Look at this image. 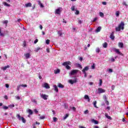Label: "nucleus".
Wrapping results in <instances>:
<instances>
[{
    "mask_svg": "<svg viewBox=\"0 0 128 128\" xmlns=\"http://www.w3.org/2000/svg\"><path fill=\"white\" fill-rule=\"evenodd\" d=\"M124 22H121L120 24L118 26V27H116V32H120V30H124Z\"/></svg>",
    "mask_w": 128,
    "mask_h": 128,
    "instance_id": "f257e3e1",
    "label": "nucleus"
},
{
    "mask_svg": "<svg viewBox=\"0 0 128 128\" xmlns=\"http://www.w3.org/2000/svg\"><path fill=\"white\" fill-rule=\"evenodd\" d=\"M62 66H66V70H70V62H66L62 63Z\"/></svg>",
    "mask_w": 128,
    "mask_h": 128,
    "instance_id": "f03ea898",
    "label": "nucleus"
},
{
    "mask_svg": "<svg viewBox=\"0 0 128 128\" xmlns=\"http://www.w3.org/2000/svg\"><path fill=\"white\" fill-rule=\"evenodd\" d=\"M80 71V70H73L70 71V72L69 73L70 76H74V74H76Z\"/></svg>",
    "mask_w": 128,
    "mask_h": 128,
    "instance_id": "7ed1b4c3",
    "label": "nucleus"
},
{
    "mask_svg": "<svg viewBox=\"0 0 128 128\" xmlns=\"http://www.w3.org/2000/svg\"><path fill=\"white\" fill-rule=\"evenodd\" d=\"M76 10H78V8H76V6H72L71 7V10H72V12H74V10H76L75 14H76V15L80 14V11Z\"/></svg>",
    "mask_w": 128,
    "mask_h": 128,
    "instance_id": "20e7f679",
    "label": "nucleus"
},
{
    "mask_svg": "<svg viewBox=\"0 0 128 128\" xmlns=\"http://www.w3.org/2000/svg\"><path fill=\"white\" fill-rule=\"evenodd\" d=\"M68 82L69 84H76V82H78V78L74 77V80H68Z\"/></svg>",
    "mask_w": 128,
    "mask_h": 128,
    "instance_id": "39448f33",
    "label": "nucleus"
},
{
    "mask_svg": "<svg viewBox=\"0 0 128 128\" xmlns=\"http://www.w3.org/2000/svg\"><path fill=\"white\" fill-rule=\"evenodd\" d=\"M40 96L43 100H48V95H46V94H40Z\"/></svg>",
    "mask_w": 128,
    "mask_h": 128,
    "instance_id": "423d86ee",
    "label": "nucleus"
},
{
    "mask_svg": "<svg viewBox=\"0 0 128 128\" xmlns=\"http://www.w3.org/2000/svg\"><path fill=\"white\" fill-rule=\"evenodd\" d=\"M62 8H59L56 9L55 11V14H60V12H62Z\"/></svg>",
    "mask_w": 128,
    "mask_h": 128,
    "instance_id": "0eeeda50",
    "label": "nucleus"
},
{
    "mask_svg": "<svg viewBox=\"0 0 128 128\" xmlns=\"http://www.w3.org/2000/svg\"><path fill=\"white\" fill-rule=\"evenodd\" d=\"M98 94H104V92H106V90L102 88H98Z\"/></svg>",
    "mask_w": 128,
    "mask_h": 128,
    "instance_id": "6e6552de",
    "label": "nucleus"
},
{
    "mask_svg": "<svg viewBox=\"0 0 128 128\" xmlns=\"http://www.w3.org/2000/svg\"><path fill=\"white\" fill-rule=\"evenodd\" d=\"M6 36L4 31L2 30V28H0V36Z\"/></svg>",
    "mask_w": 128,
    "mask_h": 128,
    "instance_id": "1a4fd4ad",
    "label": "nucleus"
},
{
    "mask_svg": "<svg viewBox=\"0 0 128 128\" xmlns=\"http://www.w3.org/2000/svg\"><path fill=\"white\" fill-rule=\"evenodd\" d=\"M43 88H45L46 89H48L50 88V85L48 84V83H44L43 85H42Z\"/></svg>",
    "mask_w": 128,
    "mask_h": 128,
    "instance_id": "9d476101",
    "label": "nucleus"
},
{
    "mask_svg": "<svg viewBox=\"0 0 128 128\" xmlns=\"http://www.w3.org/2000/svg\"><path fill=\"white\" fill-rule=\"evenodd\" d=\"M84 100H87L88 102H90V96H88V94H86L84 96Z\"/></svg>",
    "mask_w": 128,
    "mask_h": 128,
    "instance_id": "9b49d317",
    "label": "nucleus"
},
{
    "mask_svg": "<svg viewBox=\"0 0 128 128\" xmlns=\"http://www.w3.org/2000/svg\"><path fill=\"white\" fill-rule=\"evenodd\" d=\"M10 65H8L6 66H5L4 67H2L1 70H6L7 68H10Z\"/></svg>",
    "mask_w": 128,
    "mask_h": 128,
    "instance_id": "f8f14e48",
    "label": "nucleus"
},
{
    "mask_svg": "<svg viewBox=\"0 0 128 128\" xmlns=\"http://www.w3.org/2000/svg\"><path fill=\"white\" fill-rule=\"evenodd\" d=\"M114 50L116 54H120V56H122V54L120 52V50L118 49L114 48Z\"/></svg>",
    "mask_w": 128,
    "mask_h": 128,
    "instance_id": "ddd939ff",
    "label": "nucleus"
},
{
    "mask_svg": "<svg viewBox=\"0 0 128 128\" xmlns=\"http://www.w3.org/2000/svg\"><path fill=\"white\" fill-rule=\"evenodd\" d=\"M114 32H112L111 34L110 35V38H111L112 40H114Z\"/></svg>",
    "mask_w": 128,
    "mask_h": 128,
    "instance_id": "4468645a",
    "label": "nucleus"
},
{
    "mask_svg": "<svg viewBox=\"0 0 128 128\" xmlns=\"http://www.w3.org/2000/svg\"><path fill=\"white\" fill-rule=\"evenodd\" d=\"M24 56L26 58H30V53H26V54H24Z\"/></svg>",
    "mask_w": 128,
    "mask_h": 128,
    "instance_id": "2eb2a0df",
    "label": "nucleus"
},
{
    "mask_svg": "<svg viewBox=\"0 0 128 128\" xmlns=\"http://www.w3.org/2000/svg\"><path fill=\"white\" fill-rule=\"evenodd\" d=\"M2 4L4 6H7L8 8H10V4L6 3V2H3Z\"/></svg>",
    "mask_w": 128,
    "mask_h": 128,
    "instance_id": "dca6fc26",
    "label": "nucleus"
},
{
    "mask_svg": "<svg viewBox=\"0 0 128 128\" xmlns=\"http://www.w3.org/2000/svg\"><path fill=\"white\" fill-rule=\"evenodd\" d=\"M118 47L121 48H124V43L120 42L118 44Z\"/></svg>",
    "mask_w": 128,
    "mask_h": 128,
    "instance_id": "f3484780",
    "label": "nucleus"
},
{
    "mask_svg": "<svg viewBox=\"0 0 128 128\" xmlns=\"http://www.w3.org/2000/svg\"><path fill=\"white\" fill-rule=\"evenodd\" d=\"M26 8H30L32 6V3L29 2L26 4H25Z\"/></svg>",
    "mask_w": 128,
    "mask_h": 128,
    "instance_id": "a211bd4d",
    "label": "nucleus"
},
{
    "mask_svg": "<svg viewBox=\"0 0 128 128\" xmlns=\"http://www.w3.org/2000/svg\"><path fill=\"white\" fill-rule=\"evenodd\" d=\"M102 30L101 26H98L96 30V32H100V30Z\"/></svg>",
    "mask_w": 128,
    "mask_h": 128,
    "instance_id": "6ab92c4d",
    "label": "nucleus"
},
{
    "mask_svg": "<svg viewBox=\"0 0 128 128\" xmlns=\"http://www.w3.org/2000/svg\"><path fill=\"white\" fill-rule=\"evenodd\" d=\"M87 70H88V67L86 66L82 70V72H87Z\"/></svg>",
    "mask_w": 128,
    "mask_h": 128,
    "instance_id": "aec40b11",
    "label": "nucleus"
},
{
    "mask_svg": "<svg viewBox=\"0 0 128 128\" xmlns=\"http://www.w3.org/2000/svg\"><path fill=\"white\" fill-rule=\"evenodd\" d=\"M54 90H55L56 92H58V86H56V85H54Z\"/></svg>",
    "mask_w": 128,
    "mask_h": 128,
    "instance_id": "412c9836",
    "label": "nucleus"
},
{
    "mask_svg": "<svg viewBox=\"0 0 128 128\" xmlns=\"http://www.w3.org/2000/svg\"><path fill=\"white\" fill-rule=\"evenodd\" d=\"M105 116H106V118H108V120H112V118L110 117V116L108 115V114H105Z\"/></svg>",
    "mask_w": 128,
    "mask_h": 128,
    "instance_id": "4be33fe9",
    "label": "nucleus"
},
{
    "mask_svg": "<svg viewBox=\"0 0 128 128\" xmlns=\"http://www.w3.org/2000/svg\"><path fill=\"white\" fill-rule=\"evenodd\" d=\"M103 48H108V43L106 42H105L104 44H102Z\"/></svg>",
    "mask_w": 128,
    "mask_h": 128,
    "instance_id": "5701e85b",
    "label": "nucleus"
},
{
    "mask_svg": "<svg viewBox=\"0 0 128 128\" xmlns=\"http://www.w3.org/2000/svg\"><path fill=\"white\" fill-rule=\"evenodd\" d=\"M58 87L60 88H64V86L62 85V84L60 83L58 84Z\"/></svg>",
    "mask_w": 128,
    "mask_h": 128,
    "instance_id": "b1692460",
    "label": "nucleus"
},
{
    "mask_svg": "<svg viewBox=\"0 0 128 128\" xmlns=\"http://www.w3.org/2000/svg\"><path fill=\"white\" fill-rule=\"evenodd\" d=\"M60 70L59 69H58L56 70H54V74H60Z\"/></svg>",
    "mask_w": 128,
    "mask_h": 128,
    "instance_id": "393cba45",
    "label": "nucleus"
},
{
    "mask_svg": "<svg viewBox=\"0 0 128 128\" xmlns=\"http://www.w3.org/2000/svg\"><path fill=\"white\" fill-rule=\"evenodd\" d=\"M16 117L19 120H22V116H20V114H17Z\"/></svg>",
    "mask_w": 128,
    "mask_h": 128,
    "instance_id": "a878e982",
    "label": "nucleus"
},
{
    "mask_svg": "<svg viewBox=\"0 0 128 128\" xmlns=\"http://www.w3.org/2000/svg\"><path fill=\"white\" fill-rule=\"evenodd\" d=\"M21 120H22L24 124H26V119H24V117H22Z\"/></svg>",
    "mask_w": 128,
    "mask_h": 128,
    "instance_id": "bb28decb",
    "label": "nucleus"
},
{
    "mask_svg": "<svg viewBox=\"0 0 128 128\" xmlns=\"http://www.w3.org/2000/svg\"><path fill=\"white\" fill-rule=\"evenodd\" d=\"M92 122L94 124H98V121L95 120H93Z\"/></svg>",
    "mask_w": 128,
    "mask_h": 128,
    "instance_id": "cd10ccee",
    "label": "nucleus"
},
{
    "mask_svg": "<svg viewBox=\"0 0 128 128\" xmlns=\"http://www.w3.org/2000/svg\"><path fill=\"white\" fill-rule=\"evenodd\" d=\"M93 104H94V108H98V106H96V101H94L93 102Z\"/></svg>",
    "mask_w": 128,
    "mask_h": 128,
    "instance_id": "c85d7f7f",
    "label": "nucleus"
},
{
    "mask_svg": "<svg viewBox=\"0 0 128 128\" xmlns=\"http://www.w3.org/2000/svg\"><path fill=\"white\" fill-rule=\"evenodd\" d=\"M103 99L104 100V102H106V100H108V98H106V96L104 95L103 96Z\"/></svg>",
    "mask_w": 128,
    "mask_h": 128,
    "instance_id": "c756f323",
    "label": "nucleus"
},
{
    "mask_svg": "<svg viewBox=\"0 0 128 128\" xmlns=\"http://www.w3.org/2000/svg\"><path fill=\"white\" fill-rule=\"evenodd\" d=\"M40 50H41L40 48L38 47L34 50V52H38Z\"/></svg>",
    "mask_w": 128,
    "mask_h": 128,
    "instance_id": "7c9ffc66",
    "label": "nucleus"
},
{
    "mask_svg": "<svg viewBox=\"0 0 128 128\" xmlns=\"http://www.w3.org/2000/svg\"><path fill=\"white\" fill-rule=\"evenodd\" d=\"M116 16H120V12H118V11H117V12H116Z\"/></svg>",
    "mask_w": 128,
    "mask_h": 128,
    "instance_id": "2f4dec72",
    "label": "nucleus"
},
{
    "mask_svg": "<svg viewBox=\"0 0 128 128\" xmlns=\"http://www.w3.org/2000/svg\"><path fill=\"white\" fill-rule=\"evenodd\" d=\"M100 16H101L102 18H104V13H102V12H100Z\"/></svg>",
    "mask_w": 128,
    "mask_h": 128,
    "instance_id": "473e14b6",
    "label": "nucleus"
},
{
    "mask_svg": "<svg viewBox=\"0 0 128 128\" xmlns=\"http://www.w3.org/2000/svg\"><path fill=\"white\" fill-rule=\"evenodd\" d=\"M99 81H100L99 86H100L102 84V79H100Z\"/></svg>",
    "mask_w": 128,
    "mask_h": 128,
    "instance_id": "72a5a7b5",
    "label": "nucleus"
},
{
    "mask_svg": "<svg viewBox=\"0 0 128 128\" xmlns=\"http://www.w3.org/2000/svg\"><path fill=\"white\" fill-rule=\"evenodd\" d=\"M8 108H14V104H10L8 106Z\"/></svg>",
    "mask_w": 128,
    "mask_h": 128,
    "instance_id": "f704fd0d",
    "label": "nucleus"
},
{
    "mask_svg": "<svg viewBox=\"0 0 128 128\" xmlns=\"http://www.w3.org/2000/svg\"><path fill=\"white\" fill-rule=\"evenodd\" d=\"M28 114H32V111L30 109H29L28 110Z\"/></svg>",
    "mask_w": 128,
    "mask_h": 128,
    "instance_id": "c9c22d12",
    "label": "nucleus"
},
{
    "mask_svg": "<svg viewBox=\"0 0 128 128\" xmlns=\"http://www.w3.org/2000/svg\"><path fill=\"white\" fill-rule=\"evenodd\" d=\"M53 120H54V122H58V118H56V117H54L53 118Z\"/></svg>",
    "mask_w": 128,
    "mask_h": 128,
    "instance_id": "e433bc0d",
    "label": "nucleus"
},
{
    "mask_svg": "<svg viewBox=\"0 0 128 128\" xmlns=\"http://www.w3.org/2000/svg\"><path fill=\"white\" fill-rule=\"evenodd\" d=\"M92 70H94L96 68V64H93L92 66Z\"/></svg>",
    "mask_w": 128,
    "mask_h": 128,
    "instance_id": "4c0bfd02",
    "label": "nucleus"
},
{
    "mask_svg": "<svg viewBox=\"0 0 128 128\" xmlns=\"http://www.w3.org/2000/svg\"><path fill=\"white\" fill-rule=\"evenodd\" d=\"M100 52V48H96V52H98V54Z\"/></svg>",
    "mask_w": 128,
    "mask_h": 128,
    "instance_id": "58836bf2",
    "label": "nucleus"
},
{
    "mask_svg": "<svg viewBox=\"0 0 128 128\" xmlns=\"http://www.w3.org/2000/svg\"><path fill=\"white\" fill-rule=\"evenodd\" d=\"M70 108H72L74 112H76V107H70Z\"/></svg>",
    "mask_w": 128,
    "mask_h": 128,
    "instance_id": "ea45409f",
    "label": "nucleus"
},
{
    "mask_svg": "<svg viewBox=\"0 0 128 128\" xmlns=\"http://www.w3.org/2000/svg\"><path fill=\"white\" fill-rule=\"evenodd\" d=\"M50 40H46V44H50Z\"/></svg>",
    "mask_w": 128,
    "mask_h": 128,
    "instance_id": "a19ab883",
    "label": "nucleus"
},
{
    "mask_svg": "<svg viewBox=\"0 0 128 128\" xmlns=\"http://www.w3.org/2000/svg\"><path fill=\"white\" fill-rule=\"evenodd\" d=\"M122 4L123 6H128V4H126V2H122Z\"/></svg>",
    "mask_w": 128,
    "mask_h": 128,
    "instance_id": "79ce46f5",
    "label": "nucleus"
},
{
    "mask_svg": "<svg viewBox=\"0 0 128 128\" xmlns=\"http://www.w3.org/2000/svg\"><path fill=\"white\" fill-rule=\"evenodd\" d=\"M45 116H40V120H44V118H45Z\"/></svg>",
    "mask_w": 128,
    "mask_h": 128,
    "instance_id": "37998d69",
    "label": "nucleus"
},
{
    "mask_svg": "<svg viewBox=\"0 0 128 128\" xmlns=\"http://www.w3.org/2000/svg\"><path fill=\"white\" fill-rule=\"evenodd\" d=\"M110 61L112 62H114L116 61V60H114V58H110Z\"/></svg>",
    "mask_w": 128,
    "mask_h": 128,
    "instance_id": "c03bdc74",
    "label": "nucleus"
},
{
    "mask_svg": "<svg viewBox=\"0 0 128 128\" xmlns=\"http://www.w3.org/2000/svg\"><path fill=\"white\" fill-rule=\"evenodd\" d=\"M68 117V114H66L64 117V120H66Z\"/></svg>",
    "mask_w": 128,
    "mask_h": 128,
    "instance_id": "a18cd8bd",
    "label": "nucleus"
},
{
    "mask_svg": "<svg viewBox=\"0 0 128 128\" xmlns=\"http://www.w3.org/2000/svg\"><path fill=\"white\" fill-rule=\"evenodd\" d=\"M84 114H88V110H86L84 112Z\"/></svg>",
    "mask_w": 128,
    "mask_h": 128,
    "instance_id": "49530a36",
    "label": "nucleus"
},
{
    "mask_svg": "<svg viewBox=\"0 0 128 128\" xmlns=\"http://www.w3.org/2000/svg\"><path fill=\"white\" fill-rule=\"evenodd\" d=\"M22 86L23 88H27L28 85L26 84H22L21 86Z\"/></svg>",
    "mask_w": 128,
    "mask_h": 128,
    "instance_id": "de8ad7c7",
    "label": "nucleus"
},
{
    "mask_svg": "<svg viewBox=\"0 0 128 128\" xmlns=\"http://www.w3.org/2000/svg\"><path fill=\"white\" fill-rule=\"evenodd\" d=\"M3 108H4V110H8V107L6 106H3Z\"/></svg>",
    "mask_w": 128,
    "mask_h": 128,
    "instance_id": "09e8293b",
    "label": "nucleus"
},
{
    "mask_svg": "<svg viewBox=\"0 0 128 128\" xmlns=\"http://www.w3.org/2000/svg\"><path fill=\"white\" fill-rule=\"evenodd\" d=\"M58 34H59V36H62V32H60V31H58Z\"/></svg>",
    "mask_w": 128,
    "mask_h": 128,
    "instance_id": "8fccbe9b",
    "label": "nucleus"
},
{
    "mask_svg": "<svg viewBox=\"0 0 128 128\" xmlns=\"http://www.w3.org/2000/svg\"><path fill=\"white\" fill-rule=\"evenodd\" d=\"M15 98L16 100H20V96H16Z\"/></svg>",
    "mask_w": 128,
    "mask_h": 128,
    "instance_id": "3c124183",
    "label": "nucleus"
},
{
    "mask_svg": "<svg viewBox=\"0 0 128 128\" xmlns=\"http://www.w3.org/2000/svg\"><path fill=\"white\" fill-rule=\"evenodd\" d=\"M78 24H82V21L81 20H78Z\"/></svg>",
    "mask_w": 128,
    "mask_h": 128,
    "instance_id": "603ef678",
    "label": "nucleus"
},
{
    "mask_svg": "<svg viewBox=\"0 0 128 128\" xmlns=\"http://www.w3.org/2000/svg\"><path fill=\"white\" fill-rule=\"evenodd\" d=\"M105 102H106V106H108V104H110V102L108 100L105 101Z\"/></svg>",
    "mask_w": 128,
    "mask_h": 128,
    "instance_id": "864d4df0",
    "label": "nucleus"
},
{
    "mask_svg": "<svg viewBox=\"0 0 128 128\" xmlns=\"http://www.w3.org/2000/svg\"><path fill=\"white\" fill-rule=\"evenodd\" d=\"M39 6H40V8H44V6L42 4V3Z\"/></svg>",
    "mask_w": 128,
    "mask_h": 128,
    "instance_id": "5fc2aeb1",
    "label": "nucleus"
},
{
    "mask_svg": "<svg viewBox=\"0 0 128 128\" xmlns=\"http://www.w3.org/2000/svg\"><path fill=\"white\" fill-rule=\"evenodd\" d=\"M8 20H4L3 23L6 24H8Z\"/></svg>",
    "mask_w": 128,
    "mask_h": 128,
    "instance_id": "6e6d98bb",
    "label": "nucleus"
},
{
    "mask_svg": "<svg viewBox=\"0 0 128 128\" xmlns=\"http://www.w3.org/2000/svg\"><path fill=\"white\" fill-rule=\"evenodd\" d=\"M38 42V40L36 39L34 41V44H36Z\"/></svg>",
    "mask_w": 128,
    "mask_h": 128,
    "instance_id": "4d7b16f0",
    "label": "nucleus"
},
{
    "mask_svg": "<svg viewBox=\"0 0 128 128\" xmlns=\"http://www.w3.org/2000/svg\"><path fill=\"white\" fill-rule=\"evenodd\" d=\"M83 74H84V78H86V72H83Z\"/></svg>",
    "mask_w": 128,
    "mask_h": 128,
    "instance_id": "13d9d810",
    "label": "nucleus"
},
{
    "mask_svg": "<svg viewBox=\"0 0 128 128\" xmlns=\"http://www.w3.org/2000/svg\"><path fill=\"white\" fill-rule=\"evenodd\" d=\"M37 2H38V4L39 5H40L42 4V2H40V0H38Z\"/></svg>",
    "mask_w": 128,
    "mask_h": 128,
    "instance_id": "bf43d9fd",
    "label": "nucleus"
},
{
    "mask_svg": "<svg viewBox=\"0 0 128 128\" xmlns=\"http://www.w3.org/2000/svg\"><path fill=\"white\" fill-rule=\"evenodd\" d=\"M102 4H104V6H106V2H102Z\"/></svg>",
    "mask_w": 128,
    "mask_h": 128,
    "instance_id": "052dcab7",
    "label": "nucleus"
},
{
    "mask_svg": "<svg viewBox=\"0 0 128 128\" xmlns=\"http://www.w3.org/2000/svg\"><path fill=\"white\" fill-rule=\"evenodd\" d=\"M114 88H115V86H114V85H112V90H114Z\"/></svg>",
    "mask_w": 128,
    "mask_h": 128,
    "instance_id": "680f3d73",
    "label": "nucleus"
},
{
    "mask_svg": "<svg viewBox=\"0 0 128 128\" xmlns=\"http://www.w3.org/2000/svg\"><path fill=\"white\" fill-rule=\"evenodd\" d=\"M34 112L36 114H38V110L36 109H34Z\"/></svg>",
    "mask_w": 128,
    "mask_h": 128,
    "instance_id": "e2e57ef3",
    "label": "nucleus"
},
{
    "mask_svg": "<svg viewBox=\"0 0 128 128\" xmlns=\"http://www.w3.org/2000/svg\"><path fill=\"white\" fill-rule=\"evenodd\" d=\"M97 20H98V18L96 17L94 18V20H93V22H96Z\"/></svg>",
    "mask_w": 128,
    "mask_h": 128,
    "instance_id": "0e129e2a",
    "label": "nucleus"
},
{
    "mask_svg": "<svg viewBox=\"0 0 128 128\" xmlns=\"http://www.w3.org/2000/svg\"><path fill=\"white\" fill-rule=\"evenodd\" d=\"M20 86H17V90H20Z\"/></svg>",
    "mask_w": 128,
    "mask_h": 128,
    "instance_id": "69168bd1",
    "label": "nucleus"
},
{
    "mask_svg": "<svg viewBox=\"0 0 128 128\" xmlns=\"http://www.w3.org/2000/svg\"><path fill=\"white\" fill-rule=\"evenodd\" d=\"M108 72H112V69H109Z\"/></svg>",
    "mask_w": 128,
    "mask_h": 128,
    "instance_id": "338daca9",
    "label": "nucleus"
},
{
    "mask_svg": "<svg viewBox=\"0 0 128 128\" xmlns=\"http://www.w3.org/2000/svg\"><path fill=\"white\" fill-rule=\"evenodd\" d=\"M46 52H50V48H46Z\"/></svg>",
    "mask_w": 128,
    "mask_h": 128,
    "instance_id": "774afa93",
    "label": "nucleus"
}]
</instances>
